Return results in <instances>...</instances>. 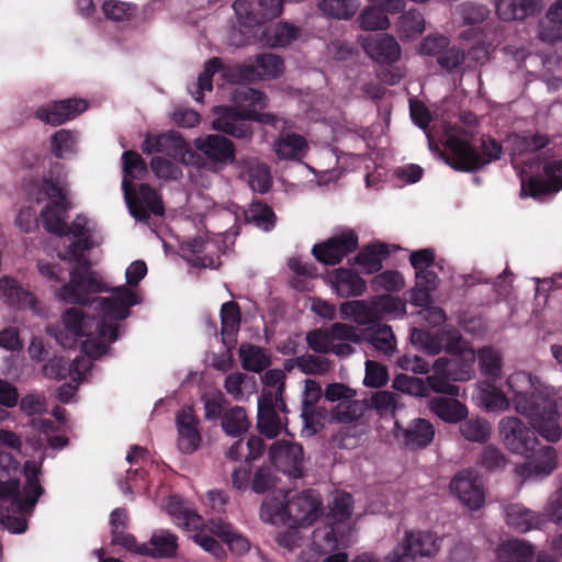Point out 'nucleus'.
<instances>
[{
  "label": "nucleus",
  "mask_w": 562,
  "mask_h": 562,
  "mask_svg": "<svg viewBox=\"0 0 562 562\" xmlns=\"http://www.w3.org/2000/svg\"><path fill=\"white\" fill-rule=\"evenodd\" d=\"M257 428L267 438L277 437L281 430V419L277 413L271 394H263L258 400Z\"/></svg>",
  "instance_id": "bb28decb"
},
{
  "label": "nucleus",
  "mask_w": 562,
  "mask_h": 562,
  "mask_svg": "<svg viewBox=\"0 0 562 562\" xmlns=\"http://www.w3.org/2000/svg\"><path fill=\"white\" fill-rule=\"evenodd\" d=\"M233 9L241 25L254 27L281 15V0H236Z\"/></svg>",
  "instance_id": "9b49d317"
},
{
  "label": "nucleus",
  "mask_w": 562,
  "mask_h": 562,
  "mask_svg": "<svg viewBox=\"0 0 562 562\" xmlns=\"http://www.w3.org/2000/svg\"><path fill=\"white\" fill-rule=\"evenodd\" d=\"M404 280L402 274L394 270H386L382 273H379L371 281V286L376 292L381 290L387 292H397L402 290Z\"/></svg>",
  "instance_id": "bf43d9fd"
},
{
  "label": "nucleus",
  "mask_w": 562,
  "mask_h": 562,
  "mask_svg": "<svg viewBox=\"0 0 562 562\" xmlns=\"http://www.w3.org/2000/svg\"><path fill=\"white\" fill-rule=\"evenodd\" d=\"M358 235L352 229L342 231L328 239L315 244L312 248L314 258L324 265L335 266L358 249Z\"/></svg>",
  "instance_id": "1a4fd4ad"
},
{
  "label": "nucleus",
  "mask_w": 562,
  "mask_h": 562,
  "mask_svg": "<svg viewBox=\"0 0 562 562\" xmlns=\"http://www.w3.org/2000/svg\"><path fill=\"white\" fill-rule=\"evenodd\" d=\"M150 168L158 178L165 180H177L182 176L179 162L161 156L151 158Z\"/></svg>",
  "instance_id": "13d9d810"
},
{
  "label": "nucleus",
  "mask_w": 562,
  "mask_h": 562,
  "mask_svg": "<svg viewBox=\"0 0 562 562\" xmlns=\"http://www.w3.org/2000/svg\"><path fill=\"white\" fill-rule=\"evenodd\" d=\"M223 68V61L220 57H213L205 63L203 71L198 77V81L188 88L195 101L202 102L204 91H212L213 76Z\"/></svg>",
  "instance_id": "ea45409f"
},
{
  "label": "nucleus",
  "mask_w": 562,
  "mask_h": 562,
  "mask_svg": "<svg viewBox=\"0 0 562 562\" xmlns=\"http://www.w3.org/2000/svg\"><path fill=\"white\" fill-rule=\"evenodd\" d=\"M88 103L82 99L55 101L35 111V117L54 126L61 125L87 110Z\"/></svg>",
  "instance_id": "5701e85b"
},
{
  "label": "nucleus",
  "mask_w": 562,
  "mask_h": 562,
  "mask_svg": "<svg viewBox=\"0 0 562 562\" xmlns=\"http://www.w3.org/2000/svg\"><path fill=\"white\" fill-rule=\"evenodd\" d=\"M491 425L485 418L476 417L463 419L460 425V434L471 442L485 443L491 437Z\"/></svg>",
  "instance_id": "79ce46f5"
},
{
  "label": "nucleus",
  "mask_w": 562,
  "mask_h": 562,
  "mask_svg": "<svg viewBox=\"0 0 562 562\" xmlns=\"http://www.w3.org/2000/svg\"><path fill=\"white\" fill-rule=\"evenodd\" d=\"M397 394L389 391H378L369 400L368 406L375 409L379 415L393 414L396 408Z\"/></svg>",
  "instance_id": "774afa93"
},
{
  "label": "nucleus",
  "mask_w": 562,
  "mask_h": 562,
  "mask_svg": "<svg viewBox=\"0 0 562 562\" xmlns=\"http://www.w3.org/2000/svg\"><path fill=\"white\" fill-rule=\"evenodd\" d=\"M503 155L502 144L491 136L483 135L481 137L479 158L482 169L493 161L499 160Z\"/></svg>",
  "instance_id": "680f3d73"
},
{
  "label": "nucleus",
  "mask_w": 562,
  "mask_h": 562,
  "mask_svg": "<svg viewBox=\"0 0 562 562\" xmlns=\"http://www.w3.org/2000/svg\"><path fill=\"white\" fill-rule=\"evenodd\" d=\"M245 221L246 223L255 224L263 231H270L274 227L276 214L267 203L255 202L245 211Z\"/></svg>",
  "instance_id": "37998d69"
},
{
  "label": "nucleus",
  "mask_w": 562,
  "mask_h": 562,
  "mask_svg": "<svg viewBox=\"0 0 562 562\" xmlns=\"http://www.w3.org/2000/svg\"><path fill=\"white\" fill-rule=\"evenodd\" d=\"M277 485V477L270 467H260L256 470L250 482V488L256 494H265Z\"/></svg>",
  "instance_id": "e2e57ef3"
},
{
  "label": "nucleus",
  "mask_w": 562,
  "mask_h": 562,
  "mask_svg": "<svg viewBox=\"0 0 562 562\" xmlns=\"http://www.w3.org/2000/svg\"><path fill=\"white\" fill-rule=\"evenodd\" d=\"M362 47L376 63L391 65L401 57V46L390 34L379 33L363 40Z\"/></svg>",
  "instance_id": "b1692460"
},
{
  "label": "nucleus",
  "mask_w": 562,
  "mask_h": 562,
  "mask_svg": "<svg viewBox=\"0 0 562 562\" xmlns=\"http://www.w3.org/2000/svg\"><path fill=\"white\" fill-rule=\"evenodd\" d=\"M359 27L364 31L387 29L390 21L385 12L378 7H367L357 18Z\"/></svg>",
  "instance_id": "3c124183"
},
{
  "label": "nucleus",
  "mask_w": 562,
  "mask_h": 562,
  "mask_svg": "<svg viewBox=\"0 0 562 562\" xmlns=\"http://www.w3.org/2000/svg\"><path fill=\"white\" fill-rule=\"evenodd\" d=\"M429 409L441 420L449 424L462 422L468 416V407L453 397L436 396L429 401Z\"/></svg>",
  "instance_id": "c756f323"
},
{
  "label": "nucleus",
  "mask_w": 562,
  "mask_h": 562,
  "mask_svg": "<svg viewBox=\"0 0 562 562\" xmlns=\"http://www.w3.org/2000/svg\"><path fill=\"white\" fill-rule=\"evenodd\" d=\"M524 456L527 458L526 462L516 468L517 474L524 480L548 476L558 464L555 449L551 446H542L540 442Z\"/></svg>",
  "instance_id": "a211bd4d"
},
{
  "label": "nucleus",
  "mask_w": 562,
  "mask_h": 562,
  "mask_svg": "<svg viewBox=\"0 0 562 562\" xmlns=\"http://www.w3.org/2000/svg\"><path fill=\"white\" fill-rule=\"evenodd\" d=\"M318 8L328 16L347 20L355 14L357 0H321Z\"/></svg>",
  "instance_id": "864d4df0"
},
{
  "label": "nucleus",
  "mask_w": 562,
  "mask_h": 562,
  "mask_svg": "<svg viewBox=\"0 0 562 562\" xmlns=\"http://www.w3.org/2000/svg\"><path fill=\"white\" fill-rule=\"evenodd\" d=\"M223 431L229 437H240L246 434L250 427L246 409L241 406L229 407L221 419Z\"/></svg>",
  "instance_id": "58836bf2"
},
{
  "label": "nucleus",
  "mask_w": 562,
  "mask_h": 562,
  "mask_svg": "<svg viewBox=\"0 0 562 562\" xmlns=\"http://www.w3.org/2000/svg\"><path fill=\"white\" fill-rule=\"evenodd\" d=\"M233 99L240 106L265 108L267 102V95L263 92L246 86L236 88Z\"/></svg>",
  "instance_id": "052dcab7"
},
{
  "label": "nucleus",
  "mask_w": 562,
  "mask_h": 562,
  "mask_svg": "<svg viewBox=\"0 0 562 562\" xmlns=\"http://www.w3.org/2000/svg\"><path fill=\"white\" fill-rule=\"evenodd\" d=\"M543 172L547 177L546 180L542 176L521 178V198L542 199L562 190V159L547 162Z\"/></svg>",
  "instance_id": "f8f14e48"
},
{
  "label": "nucleus",
  "mask_w": 562,
  "mask_h": 562,
  "mask_svg": "<svg viewBox=\"0 0 562 562\" xmlns=\"http://www.w3.org/2000/svg\"><path fill=\"white\" fill-rule=\"evenodd\" d=\"M257 66L263 78H277L283 72V59L274 54H261L257 56Z\"/></svg>",
  "instance_id": "69168bd1"
},
{
  "label": "nucleus",
  "mask_w": 562,
  "mask_h": 562,
  "mask_svg": "<svg viewBox=\"0 0 562 562\" xmlns=\"http://www.w3.org/2000/svg\"><path fill=\"white\" fill-rule=\"evenodd\" d=\"M367 339L374 349L386 356H391L395 350V337L391 326L386 324H379L372 327L371 331L368 333Z\"/></svg>",
  "instance_id": "de8ad7c7"
},
{
  "label": "nucleus",
  "mask_w": 562,
  "mask_h": 562,
  "mask_svg": "<svg viewBox=\"0 0 562 562\" xmlns=\"http://www.w3.org/2000/svg\"><path fill=\"white\" fill-rule=\"evenodd\" d=\"M364 413V404L349 400L339 402L331 411V418L337 423L351 424L358 422Z\"/></svg>",
  "instance_id": "8fccbe9b"
},
{
  "label": "nucleus",
  "mask_w": 562,
  "mask_h": 562,
  "mask_svg": "<svg viewBox=\"0 0 562 562\" xmlns=\"http://www.w3.org/2000/svg\"><path fill=\"white\" fill-rule=\"evenodd\" d=\"M215 117L212 122L214 130L231 135L237 139L250 140L254 135L248 120L256 115L254 110H237L232 106L223 105L215 108Z\"/></svg>",
  "instance_id": "9d476101"
},
{
  "label": "nucleus",
  "mask_w": 562,
  "mask_h": 562,
  "mask_svg": "<svg viewBox=\"0 0 562 562\" xmlns=\"http://www.w3.org/2000/svg\"><path fill=\"white\" fill-rule=\"evenodd\" d=\"M199 424L200 420L192 406L186 405L177 412V445L182 453L191 454L199 449L202 442Z\"/></svg>",
  "instance_id": "aec40b11"
},
{
  "label": "nucleus",
  "mask_w": 562,
  "mask_h": 562,
  "mask_svg": "<svg viewBox=\"0 0 562 562\" xmlns=\"http://www.w3.org/2000/svg\"><path fill=\"white\" fill-rule=\"evenodd\" d=\"M506 522L516 532L525 533L532 529H539L546 522L543 515L513 504L506 509Z\"/></svg>",
  "instance_id": "c85d7f7f"
},
{
  "label": "nucleus",
  "mask_w": 562,
  "mask_h": 562,
  "mask_svg": "<svg viewBox=\"0 0 562 562\" xmlns=\"http://www.w3.org/2000/svg\"><path fill=\"white\" fill-rule=\"evenodd\" d=\"M293 361H295L296 368H299L302 373L308 375H322L330 370V361L327 358L316 355H303L293 358Z\"/></svg>",
  "instance_id": "5fc2aeb1"
},
{
  "label": "nucleus",
  "mask_w": 562,
  "mask_h": 562,
  "mask_svg": "<svg viewBox=\"0 0 562 562\" xmlns=\"http://www.w3.org/2000/svg\"><path fill=\"white\" fill-rule=\"evenodd\" d=\"M474 350H467L461 356L438 358L432 364V374L427 376L429 387L436 393L458 396L459 386L450 383V381L463 382L471 380L474 374Z\"/></svg>",
  "instance_id": "423d86ee"
},
{
  "label": "nucleus",
  "mask_w": 562,
  "mask_h": 562,
  "mask_svg": "<svg viewBox=\"0 0 562 562\" xmlns=\"http://www.w3.org/2000/svg\"><path fill=\"white\" fill-rule=\"evenodd\" d=\"M308 148L306 139L296 133H286L273 143V150L282 160H294L305 155Z\"/></svg>",
  "instance_id": "c9c22d12"
},
{
  "label": "nucleus",
  "mask_w": 562,
  "mask_h": 562,
  "mask_svg": "<svg viewBox=\"0 0 562 562\" xmlns=\"http://www.w3.org/2000/svg\"><path fill=\"white\" fill-rule=\"evenodd\" d=\"M447 153L443 159L452 169L460 172H476L482 170L479 150L470 142L451 135L446 140Z\"/></svg>",
  "instance_id": "2eb2a0df"
},
{
  "label": "nucleus",
  "mask_w": 562,
  "mask_h": 562,
  "mask_svg": "<svg viewBox=\"0 0 562 562\" xmlns=\"http://www.w3.org/2000/svg\"><path fill=\"white\" fill-rule=\"evenodd\" d=\"M25 483L20 491V480L9 479L0 484V528L14 533H23L27 529L26 519L20 514H30L38 498L44 493L38 475V469L34 463L24 465Z\"/></svg>",
  "instance_id": "7ed1b4c3"
},
{
  "label": "nucleus",
  "mask_w": 562,
  "mask_h": 562,
  "mask_svg": "<svg viewBox=\"0 0 562 562\" xmlns=\"http://www.w3.org/2000/svg\"><path fill=\"white\" fill-rule=\"evenodd\" d=\"M537 378L526 371L510 374L506 384L513 392V403L517 413L530 419L532 428L515 416L504 417L498 424L502 442L515 454H528L539 445L535 434L557 442L561 439L560 413L554 398L536 385Z\"/></svg>",
  "instance_id": "f257e3e1"
},
{
  "label": "nucleus",
  "mask_w": 562,
  "mask_h": 562,
  "mask_svg": "<svg viewBox=\"0 0 562 562\" xmlns=\"http://www.w3.org/2000/svg\"><path fill=\"white\" fill-rule=\"evenodd\" d=\"M178 538L167 530H159L150 537L147 543L143 542V557L172 558L177 553Z\"/></svg>",
  "instance_id": "2f4dec72"
},
{
  "label": "nucleus",
  "mask_w": 562,
  "mask_h": 562,
  "mask_svg": "<svg viewBox=\"0 0 562 562\" xmlns=\"http://www.w3.org/2000/svg\"><path fill=\"white\" fill-rule=\"evenodd\" d=\"M272 465L290 477L303 476L304 451L301 445L277 441L269 449Z\"/></svg>",
  "instance_id": "f3484780"
},
{
  "label": "nucleus",
  "mask_w": 562,
  "mask_h": 562,
  "mask_svg": "<svg viewBox=\"0 0 562 562\" xmlns=\"http://www.w3.org/2000/svg\"><path fill=\"white\" fill-rule=\"evenodd\" d=\"M507 460L502 450L495 446H486L481 452L477 464L487 471L505 468Z\"/></svg>",
  "instance_id": "338daca9"
},
{
  "label": "nucleus",
  "mask_w": 562,
  "mask_h": 562,
  "mask_svg": "<svg viewBox=\"0 0 562 562\" xmlns=\"http://www.w3.org/2000/svg\"><path fill=\"white\" fill-rule=\"evenodd\" d=\"M450 491L471 510L480 509L485 502L482 485L470 471L456 474L450 482Z\"/></svg>",
  "instance_id": "4be33fe9"
},
{
  "label": "nucleus",
  "mask_w": 562,
  "mask_h": 562,
  "mask_svg": "<svg viewBox=\"0 0 562 562\" xmlns=\"http://www.w3.org/2000/svg\"><path fill=\"white\" fill-rule=\"evenodd\" d=\"M124 199L131 215L140 222V184L136 183L140 175V155L134 150H126L122 155Z\"/></svg>",
  "instance_id": "ddd939ff"
},
{
  "label": "nucleus",
  "mask_w": 562,
  "mask_h": 562,
  "mask_svg": "<svg viewBox=\"0 0 562 562\" xmlns=\"http://www.w3.org/2000/svg\"><path fill=\"white\" fill-rule=\"evenodd\" d=\"M445 330L429 331L426 329L413 328L409 335L411 342L422 352L436 356L443 350Z\"/></svg>",
  "instance_id": "4c0bfd02"
},
{
  "label": "nucleus",
  "mask_w": 562,
  "mask_h": 562,
  "mask_svg": "<svg viewBox=\"0 0 562 562\" xmlns=\"http://www.w3.org/2000/svg\"><path fill=\"white\" fill-rule=\"evenodd\" d=\"M164 216L165 205L161 195L149 184L143 183V224L150 215Z\"/></svg>",
  "instance_id": "6e6d98bb"
},
{
  "label": "nucleus",
  "mask_w": 562,
  "mask_h": 562,
  "mask_svg": "<svg viewBox=\"0 0 562 562\" xmlns=\"http://www.w3.org/2000/svg\"><path fill=\"white\" fill-rule=\"evenodd\" d=\"M418 53L422 56L435 57L439 67L449 74L457 70L465 60L464 50L451 45L449 37L438 33L425 36L418 44Z\"/></svg>",
  "instance_id": "0eeeda50"
},
{
  "label": "nucleus",
  "mask_w": 562,
  "mask_h": 562,
  "mask_svg": "<svg viewBox=\"0 0 562 562\" xmlns=\"http://www.w3.org/2000/svg\"><path fill=\"white\" fill-rule=\"evenodd\" d=\"M539 10L538 0H501L496 4L497 14L504 21L524 20Z\"/></svg>",
  "instance_id": "72a5a7b5"
},
{
  "label": "nucleus",
  "mask_w": 562,
  "mask_h": 562,
  "mask_svg": "<svg viewBox=\"0 0 562 562\" xmlns=\"http://www.w3.org/2000/svg\"><path fill=\"white\" fill-rule=\"evenodd\" d=\"M436 552V539L432 533L406 531L402 542L386 555V561L404 562L416 557H431Z\"/></svg>",
  "instance_id": "4468645a"
},
{
  "label": "nucleus",
  "mask_w": 562,
  "mask_h": 562,
  "mask_svg": "<svg viewBox=\"0 0 562 562\" xmlns=\"http://www.w3.org/2000/svg\"><path fill=\"white\" fill-rule=\"evenodd\" d=\"M547 19L548 25L540 31L541 40L550 43L562 41V0L549 8Z\"/></svg>",
  "instance_id": "49530a36"
},
{
  "label": "nucleus",
  "mask_w": 562,
  "mask_h": 562,
  "mask_svg": "<svg viewBox=\"0 0 562 562\" xmlns=\"http://www.w3.org/2000/svg\"><path fill=\"white\" fill-rule=\"evenodd\" d=\"M323 512L322 501L315 490H305L288 499L285 504L265 502L261 505V518L271 522L281 520L290 529L312 525Z\"/></svg>",
  "instance_id": "39448f33"
},
{
  "label": "nucleus",
  "mask_w": 562,
  "mask_h": 562,
  "mask_svg": "<svg viewBox=\"0 0 562 562\" xmlns=\"http://www.w3.org/2000/svg\"><path fill=\"white\" fill-rule=\"evenodd\" d=\"M353 508V499L349 493H341L334 497L329 505V513L326 520L335 524H347Z\"/></svg>",
  "instance_id": "603ef678"
},
{
  "label": "nucleus",
  "mask_w": 562,
  "mask_h": 562,
  "mask_svg": "<svg viewBox=\"0 0 562 562\" xmlns=\"http://www.w3.org/2000/svg\"><path fill=\"white\" fill-rule=\"evenodd\" d=\"M0 297L10 306L18 308H33L37 302L36 296L24 289L11 277L0 278Z\"/></svg>",
  "instance_id": "cd10ccee"
},
{
  "label": "nucleus",
  "mask_w": 562,
  "mask_h": 562,
  "mask_svg": "<svg viewBox=\"0 0 562 562\" xmlns=\"http://www.w3.org/2000/svg\"><path fill=\"white\" fill-rule=\"evenodd\" d=\"M348 536L347 524H335L325 519L312 533V550L318 555H327L344 547Z\"/></svg>",
  "instance_id": "6ab92c4d"
},
{
  "label": "nucleus",
  "mask_w": 562,
  "mask_h": 562,
  "mask_svg": "<svg viewBox=\"0 0 562 562\" xmlns=\"http://www.w3.org/2000/svg\"><path fill=\"white\" fill-rule=\"evenodd\" d=\"M156 151L168 156L170 159L189 166L195 165L199 156L183 139L180 133L170 131L156 136L154 139L148 134L143 140V153Z\"/></svg>",
  "instance_id": "6e6552de"
},
{
  "label": "nucleus",
  "mask_w": 562,
  "mask_h": 562,
  "mask_svg": "<svg viewBox=\"0 0 562 562\" xmlns=\"http://www.w3.org/2000/svg\"><path fill=\"white\" fill-rule=\"evenodd\" d=\"M496 557L499 562H532L535 549L527 541L509 539L498 546Z\"/></svg>",
  "instance_id": "f704fd0d"
},
{
  "label": "nucleus",
  "mask_w": 562,
  "mask_h": 562,
  "mask_svg": "<svg viewBox=\"0 0 562 562\" xmlns=\"http://www.w3.org/2000/svg\"><path fill=\"white\" fill-rule=\"evenodd\" d=\"M394 436L409 450L425 449L435 438V427L425 418L412 419L406 427L395 422Z\"/></svg>",
  "instance_id": "412c9836"
},
{
  "label": "nucleus",
  "mask_w": 562,
  "mask_h": 562,
  "mask_svg": "<svg viewBox=\"0 0 562 562\" xmlns=\"http://www.w3.org/2000/svg\"><path fill=\"white\" fill-rule=\"evenodd\" d=\"M67 210H61L53 205H46L41 211V220L44 228L56 236H67L68 224L64 220Z\"/></svg>",
  "instance_id": "09e8293b"
},
{
  "label": "nucleus",
  "mask_w": 562,
  "mask_h": 562,
  "mask_svg": "<svg viewBox=\"0 0 562 562\" xmlns=\"http://www.w3.org/2000/svg\"><path fill=\"white\" fill-rule=\"evenodd\" d=\"M207 527L211 533L220 538L234 554L244 555L249 551V540L222 517L211 518Z\"/></svg>",
  "instance_id": "393cba45"
},
{
  "label": "nucleus",
  "mask_w": 562,
  "mask_h": 562,
  "mask_svg": "<svg viewBox=\"0 0 562 562\" xmlns=\"http://www.w3.org/2000/svg\"><path fill=\"white\" fill-rule=\"evenodd\" d=\"M98 244L93 236L75 237V240L67 247V255L75 266L70 272L68 283H65L58 290V299L69 304L86 305L90 294L105 291L103 284L91 271V263L86 258V251H89Z\"/></svg>",
  "instance_id": "20e7f679"
},
{
  "label": "nucleus",
  "mask_w": 562,
  "mask_h": 562,
  "mask_svg": "<svg viewBox=\"0 0 562 562\" xmlns=\"http://www.w3.org/2000/svg\"><path fill=\"white\" fill-rule=\"evenodd\" d=\"M239 358L243 368L252 372H261L270 364L261 348L251 344L240 346Z\"/></svg>",
  "instance_id": "c03bdc74"
},
{
  "label": "nucleus",
  "mask_w": 562,
  "mask_h": 562,
  "mask_svg": "<svg viewBox=\"0 0 562 562\" xmlns=\"http://www.w3.org/2000/svg\"><path fill=\"white\" fill-rule=\"evenodd\" d=\"M194 147L214 168H224L236 160L234 143L223 135L209 134L194 139Z\"/></svg>",
  "instance_id": "dca6fc26"
},
{
  "label": "nucleus",
  "mask_w": 562,
  "mask_h": 562,
  "mask_svg": "<svg viewBox=\"0 0 562 562\" xmlns=\"http://www.w3.org/2000/svg\"><path fill=\"white\" fill-rule=\"evenodd\" d=\"M479 368L481 372L493 383L502 375V356L492 347H483L477 353Z\"/></svg>",
  "instance_id": "a19ab883"
},
{
  "label": "nucleus",
  "mask_w": 562,
  "mask_h": 562,
  "mask_svg": "<svg viewBox=\"0 0 562 562\" xmlns=\"http://www.w3.org/2000/svg\"><path fill=\"white\" fill-rule=\"evenodd\" d=\"M482 402L490 412L504 411L509 406V401L504 392L492 384L482 390Z\"/></svg>",
  "instance_id": "0e129e2a"
},
{
  "label": "nucleus",
  "mask_w": 562,
  "mask_h": 562,
  "mask_svg": "<svg viewBox=\"0 0 562 562\" xmlns=\"http://www.w3.org/2000/svg\"><path fill=\"white\" fill-rule=\"evenodd\" d=\"M301 29L289 22H278L267 27L263 32V41L271 48L285 47L295 41Z\"/></svg>",
  "instance_id": "e433bc0d"
},
{
  "label": "nucleus",
  "mask_w": 562,
  "mask_h": 562,
  "mask_svg": "<svg viewBox=\"0 0 562 562\" xmlns=\"http://www.w3.org/2000/svg\"><path fill=\"white\" fill-rule=\"evenodd\" d=\"M201 402L204 408V419L207 422L222 419L225 412L229 408V402L221 391L203 394Z\"/></svg>",
  "instance_id": "a18cd8bd"
},
{
  "label": "nucleus",
  "mask_w": 562,
  "mask_h": 562,
  "mask_svg": "<svg viewBox=\"0 0 562 562\" xmlns=\"http://www.w3.org/2000/svg\"><path fill=\"white\" fill-rule=\"evenodd\" d=\"M104 15L113 21L130 20L137 12V5L117 0H108L102 5Z\"/></svg>",
  "instance_id": "4d7b16f0"
},
{
  "label": "nucleus",
  "mask_w": 562,
  "mask_h": 562,
  "mask_svg": "<svg viewBox=\"0 0 562 562\" xmlns=\"http://www.w3.org/2000/svg\"><path fill=\"white\" fill-rule=\"evenodd\" d=\"M113 292L111 297H94L90 302L98 316L85 314L78 307H69L61 314L60 324L47 327V334L64 348H72L79 338L93 334L115 341L119 326L114 322L128 316L130 308L137 304V296L126 285L117 286Z\"/></svg>",
  "instance_id": "f03ea898"
},
{
  "label": "nucleus",
  "mask_w": 562,
  "mask_h": 562,
  "mask_svg": "<svg viewBox=\"0 0 562 562\" xmlns=\"http://www.w3.org/2000/svg\"><path fill=\"white\" fill-rule=\"evenodd\" d=\"M220 314L222 341L231 349L237 341L241 319L240 307L235 301H228L222 304Z\"/></svg>",
  "instance_id": "7c9ffc66"
},
{
  "label": "nucleus",
  "mask_w": 562,
  "mask_h": 562,
  "mask_svg": "<svg viewBox=\"0 0 562 562\" xmlns=\"http://www.w3.org/2000/svg\"><path fill=\"white\" fill-rule=\"evenodd\" d=\"M330 283L340 297L361 296L367 290V282L356 271L342 267L334 270Z\"/></svg>",
  "instance_id": "a878e982"
},
{
  "label": "nucleus",
  "mask_w": 562,
  "mask_h": 562,
  "mask_svg": "<svg viewBox=\"0 0 562 562\" xmlns=\"http://www.w3.org/2000/svg\"><path fill=\"white\" fill-rule=\"evenodd\" d=\"M389 255L387 246L378 243L364 246L352 260L364 273L371 274L382 269V262Z\"/></svg>",
  "instance_id": "473e14b6"
}]
</instances>
